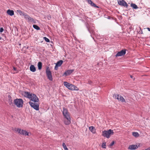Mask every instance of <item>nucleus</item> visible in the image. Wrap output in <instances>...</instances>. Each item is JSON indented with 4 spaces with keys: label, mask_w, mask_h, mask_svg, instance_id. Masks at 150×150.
Returning a JSON list of instances; mask_svg holds the SVG:
<instances>
[{
    "label": "nucleus",
    "mask_w": 150,
    "mask_h": 150,
    "mask_svg": "<svg viewBox=\"0 0 150 150\" xmlns=\"http://www.w3.org/2000/svg\"><path fill=\"white\" fill-rule=\"evenodd\" d=\"M22 95L25 97L30 99L31 100L37 102L39 101L38 98L35 94L30 93L29 92L24 91L23 92Z\"/></svg>",
    "instance_id": "f257e3e1"
},
{
    "label": "nucleus",
    "mask_w": 150,
    "mask_h": 150,
    "mask_svg": "<svg viewBox=\"0 0 150 150\" xmlns=\"http://www.w3.org/2000/svg\"><path fill=\"white\" fill-rule=\"evenodd\" d=\"M114 132L113 130L109 129L108 131L104 130L102 131V135L104 137L109 138L111 135L113 134Z\"/></svg>",
    "instance_id": "f03ea898"
},
{
    "label": "nucleus",
    "mask_w": 150,
    "mask_h": 150,
    "mask_svg": "<svg viewBox=\"0 0 150 150\" xmlns=\"http://www.w3.org/2000/svg\"><path fill=\"white\" fill-rule=\"evenodd\" d=\"M15 104L18 108H21L23 106V101L21 99H16L14 100Z\"/></svg>",
    "instance_id": "7ed1b4c3"
},
{
    "label": "nucleus",
    "mask_w": 150,
    "mask_h": 150,
    "mask_svg": "<svg viewBox=\"0 0 150 150\" xmlns=\"http://www.w3.org/2000/svg\"><path fill=\"white\" fill-rule=\"evenodd\" d=\"M14 130L18 132V133L20 134L25 135V136L28 135V132L26 130L21 129L19 128L17 129L16 128H15Z\"/></svg>",
    "instance_id": "20e7f679"
},
{
    "label": "nucleus",
    "mask_w": 150,
    "mask_h": 150,
    "mask_svg": "<svg viewBox=\"0 0 150 150\" xmlns=\"http://www.w3.org/2000/svg\"><path fill=\"white\" fill-rule=\"evenodd\" d=\"M113 96L114 98L117 99L119 101H120L122 102H125V99L120 95L115 93L113 95Z\"/></svg>",
    "instance_id": "39448f33"
},
{
    "label": "nucleus",
    "mask_w": 150,
    "mask_h": 150,
    "mask_svg": "<svg viewBox=\"0 0 150 150\" xmlns=\"http://www.w3.org/2000/svg\"><path fill=\"white\" fill-rule=\"evenodd\" d=\"M46 73L48 79L50 81H52L53 80L51 72L49 67L46 68Z\"/></svg>",
    "instance_id": "423d86ee"
},
{
    "label": "nucleus",
    "mask_w": 150,
    "mask_h": 150,
    "mask_svg": "<svg viewBox=\"0 0 150 150\" xmlns=\"http://www.w3.org/2000/svg\"><path fill=\"white\" fill-rule=\"evenodd\" d=\"M29 103L31 106L37 110H39V105L37 103H33L31 102H29Z\"/></svg>",
    "instance_id": "0eeeda50"
},
{
    "label": "nucleus",
    "mask_w": 150,
    "mask_h": 150,
    "mask_svg": "<svg viewBox=\"0 0 150 150\" xmlns=\"http://www.w3.org/2000/svg\"><path fill=\"white\" fill-rule=\"evenodd\" d=\"M119 5L124 7H127L128 5L124 0H117Z\"/></svg>",
    "instance_id": "6e6552de"
},
{
    "label": "nucleus",
    "mask_w": 150,
    "mask_h": 150,
    "mask_svg": "<svg viewBox=\"0 0 150 150\" xmlns=\"http://www.w3.org/2000/svg\"><path fill=\"white\" fill-rule=\"evenodd\" d=\"M63 113L64 117H70L69 113L67 109L64 108H63Z\"/></svg>",
    "instance_id": "1a4fd4ad"
},
{
    "label": "nucleus",
    "mask_w": 150,
    "mask_h": 150,
    "mask_svg": "<svg viewBox=\"0 0 150 150\" xmlns=\"http://www.w3.org/2000/svg\"><path fill=\"white\" fill-rule=\"evenodd\" d=\"M64 124L65 125H69L71 123V117H64Z\"/></svg>",
    "instance_id": "9d476101"
},
{
    "label": "nucleus",
    "mask_w": 150,
    "mask_h": 150,
    "mask_svg": "<svg viewBox=\"0 0 150 150\" xmlns=\"http://www.w3.org/2000/svg\"><path fill=\"white\" fill-rule=\"evenodd\" d=\"M24 17L26 20H28L29 22H33L34 23H35V21L34 19L33 18L30 17V16L27 14L25 15Z\"/></svg>",
    "instance_id": "9b49d317"
},
{
    "label": "nucleus",
    "mask_w": 150,
    "mask_h": 150,
    "mask_svg": "<svg viewBox=\"0 0 150 150\" xmlns=\"http://www.w3.org/2000/svg\"><path fill=\"white\" fill-rule=\"evenodd\" d=\"M68 88L72 91H78L79 90L77 87L72 84L70 85Z\"/></svg>",
    "instance_id": "f8f14e48"
},
{
    "label": "nucleus",
    "mask_w": 150,
    "mask_h": 150,
    "mask_svg": "<svg viewBox=\"0 0 150 150\" xmlns=\"http://www.w3.org/2000/svg\"><path fill=\"white\" fill-rule=\"evenodd\" d=\"M126 53L125 50H122L118 52L115 55V57H117L120 56H122L124 55Z\"/></svg>",
    "instance_id": "ddd939ff"
},
{
    "label": "nucleus",
    "mask_w": 150,
    "mask_h": 150,
    "mask_svg": "<svg viewBox=\"0 0 150 150\" xmlns=\"http://www.w3.org/2000/svg\"><path fill=\"white\" fill-rule=\"evenodd\" d=\"M74 71V69L68 70L65 72L63 76H67L69 75L72 73Z\"/></svg>",
    "instance_id": "4468645a"
},
{
    "label": "nucleus",
    "mask_w": 150,
    "mask_h": 150,
    "mask_svg": "<svg viewBox=\"0 0 150 150\" xmlns=\"http://www.w3.org/2000/svg\"><path fill=\"white\" fill-rule=\"evenodd\" d=\"M138 147L136 145H129L128 147V149L129 150H135L137 149Z\"/></svg>",
    "instance_id": "2eb2a0df"
},
{
    "label": "nucleus",
    "mask_w": 150,
    "mask_h": 150,
    "mask_svg": "<svg viewBox=\"0 0 150 150\" xmlns=\"http://www.w3.org/2000/svg\"><path fill=\"white\" fill-rule=\"evenodd\" d=\"M63 62V61L62 60H59V61H58L57 62V64H56V65H55V68H54L56 70L57 69H56V67H57L60 66L62 64Z\"/></svg>",
    "instance_id": "dca6fc26"
},
{
    "label": "nucleus",
    "mask_w": 150,
    "mask_h": 150,
    "mask_svg": "<svg viewBox=\"0 0 150 150\" xmlns=\"http://www.w3.org/2000/svg\"><path fill=\"white\" fill-rule=\"evenodd\" d=\"M6 12L8 14L11 16H12L14 15V11L12 10L8 9L7 11Z\"/></svg>",
    "instance_id": "f3484780"
},
{
    "label": "nucleus",
    "mask_w": 150,
    "mask_h": 150,
    "mask_svg": "<svg viewBox=\"0 0 150 150\" xmlns=\"http://www.w3.org/2000/svg\"><path fill=\"white\" fill-rule=\"evenodd\" d=\"M89 4H90L92 6L94 7H96L98 8V7L91 0H86Z\"/></svg>",
    "instance_id": "a211bd4d"
},
{
    "label": "nucleus",
    "mask_w": 150,
    "mask_h": 150,
    "mask_svg": "<svg viewBox=\"0 0 150 150\" xmlns=\"http://www.w3.org/2000/svg\"><path fill=\"white\" fill-rule=\"evenodd\" d=\"M90 130L93 134L96 133V130L95 128L93 126H91L89 127Z\"/></svg>",
    "instance_id": "6ab92c4d"
},
{
    "label": "nucleus",
    "mask_w": 150,
    "mask_h": 150,
    "mask_svg": "<svg viewBox=\"0 0 150 150\" xmlns=\"http://www.w3.org/2000/svg\"><path fill=\"white\" fill-rule=\"evenodd\" d=\"M17 11L18 13L21 16H24L26 15V13H24V12L20 10H18Z\"/></svg>",
    "instance_id": "aec40b11"
},
{
    "label": "nucleus",
    "mask_w": 150,
    "mask_h": 150,
    "mask_svg": "<svg viewBox=\"0 0 150 150\" xmlns=\"http://www.w3.org/2000/svg\"><path fill=\"white\" fill-rule=\"evenodd\" d=\"M30 70L31 71L34 72L36 71V68L33 65H31L30 67Z\"/></svg>",
    "instance_id": "412c9836"
},
{
    "label": "nucleus",
    "mask_w": 150,
    "mask_h": 150,
    "mask_svg": "<svg viewBox=\"0 0 150 150\" xmlns=\"http://www.w3.org/2000/svg\"><path fill=\"white\" fill-rule=\"evenodd\" d=\"M42 64L41 62H39L38 63V67L39 70H41L42 68Z\"/></svg>",
    "instance_id": "4be33fe9"
},
{
    "label": "nucleus",
    "mask_w": 150,
    "mask_h": 150,
    "mask_svg": "<svg viewBox=\"0 0 150 150\" xmlns=\"http://www.w3.org/2000/svg\"><path fill=\"white\" fill-rule=\"evenodd\" d=\"M71 84L68 83V82L66 81H64V85L66 86L67 88H68L69 86H70V85Z\"/></svg>",
    "instance_id": "5701e85b"
},
{
    "label": "nucleus",
    "mask_w": 150,
    "mask_h": 150,
    "mask_svg": "<svg viewBox=\"0 0 150 150\" xmlns=\"http://www.w3.org/2000/svg\"><path fill=\"white\" fill-rule=\"evenodd\" d=\"M131 6L133 8L136 9H137L138 7H137V5H136L134 4H131Z\"/></svg>",
    "instance_id": "b1692460"
},
{
    "label": "nucleus",
    "mask_w": 150,
    "mask_h": 150,
    "mask_svg": "<svg viewBox=\"0 0 150 150\" xmlns=\"http://www.w3.org/2000/svg\"><path fill=\"white\" fill-rule=\"evenodd\" d=\"M132 135L135 137H139V133L138 132H132Z\"/></svg>",
    "instance_id": "393cba45"
},
{
    "label": "nucleus",
    "mask_w": 150,
    "mask_h": 150,
    "mask_svg": "<svg viewBox=\"0 0 150 150\" xmlns=\"http://www.w3.org/2000/svg\"><path fill=\"white\" fill-rule=\"evenodd\" d=\"M33 27L35 29L38 30H40V27L36 25H33Z\"/></svg>",
    "instance_id": "a878e982"
},
{
    "label": "nucleus",
    "mask_w": 150,
    "mask_h": 150,
    "mask_svg": "<svg viewBox=\"0 0 150 150\" xmlns=\"http://www.w3.org/2000/svg\"><path fill=\"white\" fill-rule=\"evenodd\" d=\"M106 143L105 142L103 143L102 145V147L103 148L105 149L106 148Z\"/></svg>",
    "instance_id": "bb28decb"
},
{
    "label": "nucleus",
    "mask_w": 150,
    "mask_h": 150,
    "mask_svg": "<svg viewBox=\"0 0 150 150\" xmlns=\"http://www.w3.org/2000/svg\"><path fill=\"white\" fill-rule=\"evenodd\" d=\"M43 38L46 42H50L49 39L47 38L46 37H44Z\"/></svg>",
    "instance_id": "cd10ccee"
},
{
    "label": "nucleus",
    "mask_w": 150,
    "mask_h": 150,
    "mask_svg": "<svg viewBox=\"0 0 150 150\" xmlns=\"http://www.w3.org/2000/svg\"><path fill=\"white\" fill-rule=\"evenodd\" d=\"M114 144V142L113 141L110 145V146H112Z\"/></svg>",
    "instance_id": "c85d7f7f"
},
{
    "label": "nucleus",
    "mask_w": 150,
    "mask_h": 150,
    "mask_svg": "<svg viewBox=\"0 0 150 150\" xmlns=\"http://www.w3.org/2000/svg\"><path fill=\"white\" fill-rule=\"evenodd\" d=\"M4 31V29L2 28H0V32L1 33H2Z\"/></svg>",
    "instance_id": "c756f323"
},
{
    "label": "nucleus",
    "mask_w": 150,
    "mask_h": 150,
    "mask_svg": "<svg viewBox=\"0 0 150 150\" xmlns=\"http://www.w3.org/2000/svg\"><path fill=\"white\" fill-rule=\"evenodd\" d=\"M140 29L141 30V31H139V33L142 34L143 33V31H142V30H141V28L140 27Z\"/></svg>",
    "instance_id": "7c9ffc66"
},
{
    "label": "nucleus",
    "mask_w": 150,
    "mask_h": 150,
    "mask_svg": "<svg viewBox=\"0 0 150 150\" xmlns=\"http://www.w3.org/2000/svg\"><path fill=\"white\" fill-rule=\"evenodd\" d=\"M48 19L49 20H50L51 18V16L50 15H49L48 16Z\"/></svg>",
    "instance_id": "2f4dec72"
},
{
    "label": "nucleus",
    "mask_w": 150,
    "mask_h": 150,
    "mask_svg": "<svg viewBox=\"0 0 150 150\" xmlns=\"http://www.w3.org/2000/svg\"><path fill=\"white\" fill-rule=\"evenodd\" d=\"M88 83L90 84H92V82L91 81H89Z\"/></svg>",
    "instance_id": "473e14b6"
},
{
    "label": "nucleus",
    "mask_w": 150,
    "mask_h": 150,
    "mask_svg": "<svg viewBox=\"0 0 150 150\" xmlns=\"http://www.w3.org/2000/svg\"><path fill=\"white\" fill-rule=\"evenodd\" d=\"M13 69L15 71H16V68H15V67H13Z\"/></svg>",
    "instance_id": "72a5a7b5"
},
{
    "label": "nucleus",
    "mask_w": 150,
    "mask_h": 150,
    "mask_svg": "<svg viewBox=\"0 0 150 150\" xmlns=\"http://www.w3.org/2000/svg\"><path fill=\"white\" fill-rule=\"evenodd\" d=\"M149 31H150V28H146Z\"/></svg>",
    "instance_id": "f704fd0d"
},
{
    "label": "nucleus",
    "mask_w": 150,
    "mask_h": 150,
    "mask_svg": "<svg viewBox=\"0 0 150 150\" xmlns=\"http://www.w3.org/2000/svg\"><path fill=\"white\" fill-rule=\"evenodd\" d=\"M145 150H150V147L146 149H145Z\"/></svg>",
    "instance_id": "c9c22d12"
},
{
    "label": "nucleus",
    "mask_w": 150,
    "mask_h": 150,
    "mask_svg": "<svg viewBox=\"0 0 150 150\" xmlns=\"http://www.w3.org/2000/svg\"><path fill=\"white\" fill-rule=\"evenodd\" d=\"M130 77L131 78H133V76H132V75H130Z\"/></svg>",
    "instance_id": "e433bc0d"
},
{
    "label": "nucleus",
    "mask_w": 150,
    "mask_h": 150,
    "mask_svg": "<svg viewBox=\"0 0 150 150\" xmlns=\"http://www.w3.org/2000/svg\"><path fill=\"white\" fill-rule=\"evenodd\" d=\"M57 67H56V69H57Z\"/></svg>",
    "instance_id": "4c0bfd02"
},
{
    "label": "nucleus",
    "mask_w": 150,
    "mask_h": 150,
    "mask_svg": "<svg viewBox=\"0 0 150 150\" xmlns=\"http://www.w3.org/2000/svg\"><path fill=\"white\" fill-rule=\"evenodd\" d=\"M1 39V37H0V40Z\"/></svg>",
    "instance_id": "58836bf2"
}]
</instances>
